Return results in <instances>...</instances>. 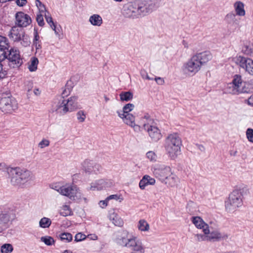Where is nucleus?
Wrapping results in <instances>:
<instances>
[{
  "label": "nucleus",
  "instance_id": "obj_1",
  "mask_svg": "<svg viewBox=\"0 0 253 253\" xmlns=\"http://www.w3.org/2000/svg\"><path fill=\"white\" fill-rule=\"evenodd\" d=\"M6 171L10 183L13 186H23L26 182L32 179V173L25 169L18 167H8L6 169Z\"/></svg>",
  "mask_w": 253,
  "mask_h": 253
},
{
  "label": "nucleus",
  "instance_id": "obj_2",
  "mask_svg": "<svg viewBox=\"0 0 253 253\" xmlns=\"http://www.w3.org/2000/svg\"><path fill=\"white\" fill-rule=\"evenodd\" d=\"M181 139L177 133L169 134L165 139L164 147L167 154L172 160L181 154Z\"/></svg>",
  "mask_w": 253,
  "mask_h": 253
},
{
  "label": "nucleus",
  "instance_id": "obj_3",
  "mask_svg": "<svg viewBox=\"0 0 253 253\" xmlns=\"http://www.w3.org/2000/svg\"><path fill=\"white\" fill-rule=\"evenodd\" d=\"M243 190H234L230 195L228 200L225 202L226 210L229 212H233L243 205Z\"/></svg>",
  "mask_w": 253,
  "mask_h": 253
},
{
  "label": "nucleus",
  "instance_id": "obj_4",
  "mask_svg": "<svg viewBox=\"0 0 253 253\" xmlns=\"http://www.w3.org/2000/svg\"><path fill=\"white\" fill-rule=\"evenodd\" d=\"M142 121L143 123V128L147 131L152 141L157 142L161 138L160 130L157 126H153L154 121L149 114H145L142 118Z\"/></svg>",
  "mask_w": 253,
  "mask_h": 253
},
{
  "label": "nucleus",
  "instance_id": "obj_5",
  "mask_svg": "<svg viewBox=\"0 0 253 253\" xmlns=\"http://www.w3.org/2000/svg\"><path fill=\"white\" fill-rule=\"evenodd\" d=\"M227 91L232 94H238L247 93L249 90L246 87V83L243 82L241 76L235 75L232 82L228 84Z\"/></svg>",
  "mask_w": 253,
  "mask_h": 253
},
{
  "label": "nucleus",
  "instance_id": "obj_6",
  "mask_svg": "<svg viewBox=\"0 0 253 253\" xmlns=\"http://www.w3.org/2000/svg\"><path fill=\"white\" fill-rule=\"evenodd\" d=\"M119 243L132 251L141 252L144 250L141 240L134 236L122 237Z\"/></svg>",
  "mask_w": 253,
  "mask_h": 253
},
{
  "label": "nucleus",
  "instance_id": "obj_7",
  "mask_svg": "<svg viewBox=\"0 0 253 253\" xmlns=\"http://www.w3.org/2000/svg\"><path fill=\"white\" fill-rule=\"evenodd\" d=\"M9 36L14 42H20L21 45L24 47L29 46L31 43L29 36L25 34L23 29L17 26L12 28Z\"/></svg>",
  "mask_w": 253,
  "mask_h": 253
},
{
  "label": "nucleus",
  "instance_id": "obj_8",
  "mask_svg": "<svg viewBox=\"0 0 253 253\" xmlns=\"http://www.w3.org/2000/svg\"><path fill=\"white\" fill-rule=\"evenodd\" d=\"M18 108L16 101L10 96L3 94L0 99V108L5 113H11Z\"/></svg>",
  "mask_w": 253,
  "mask_h": 253
},
{
  "label": "nucleus",
  "instance_id": "obj_9",
  "mask_svg": "<svg viewBox=\"0 0 253 253\" xmlns=\"http://www.w3.org/2000/svg\"><path fill=\"white\" fill-rule=\"evenodd\" d=\"M202 66L193 55L185 62L182 67L183 72L188 75H194L201 69Z\"/></svg>",
  "mask_w": 253,
  "mask_h": 253
},
{
  "label": "nucleus",
  "instance_id": "obj_10",
  "mask_svg": "<svg viewBox=\"0 0 253 253\" xmlns=\"http://www.w3.org/2000/svg\"><path fill=\"white\" fill-rule=\"evenodd\" d=\"M151 170L155 176L162 182L166 181L167 177L171 173L170 167L163 164H155Z\"/></svg>",
  "mask_w": 253,
  "mask_h": 253
},
{
  "label": "nucleus",
  "instance_id": "obj_11",
  "mask_svg": "<svg viewBox=\"0 0 253 253\" xmlns=\"http://www.w3.org/2000/svg\"><path fill=\"white\" fill-rule=\"evenodd\" d=\"M77 97L72 96L67 100H63L57 108V111L61 114H65L67 112H72L77 107Z\"/></svg>",
  "mask_w": 253,
  "mask_h": 253
},
{
  "label": "nucleus",
  "instance_id": "obj_12",
  "mask_svg": "<svg viewBox=\"0 0 253 253\" xmlns=\"http://www.w3.org/2000/svg\"><path fill=\"white\" fill-rule=\"evenodd\" d=\"M7 54L6 59L9 61V65L10 67L15 68H18L23 63L22 59L21 58L19 51L15 48H11Z\"/></svg>",
  "mask_w": 253,
  "mask_h": 253
},
{
  "label": "nucleus",
  "instance_id": "obj_13",
  "mask_svg": "<svg viewBox=\"0 0 253 253\" xmlns=\"http://www.w3.org/2000/svg\"><path fill=\"white\" fill-rule=\"evenodd\" d=\"M236 63L246 73L253 76V60L242 56L237 57Z\"/></svg>",
  "mask_w": 253,
  "mask_h": 253
},
{
  "label": "nucleus",
  "instance_id": "obj_14",
  "mask_svg": "<svg viewBox=\"0 0 253 253\" xmlns=\"http://www.w3.org/2000/svg\"><path fill=\"white\" fill-rule=\"evenodd\" d=\"M140 11L145 13V9L144 8V6L136 7L133 4L131 3L124 7L123 14L126 17L134 18L140 14Z\"/></svg>",
  "mask_w": 253,
  "mask_h": 253
},
{
  "label": "nucleus",
  "instance_id": "obj_15",
  "mask_svg": "<svg viewBox=\"0 0 253 253\" xmlns=\"http://www.w3.org/2000/svg\"><path fill=\"white\" fill-rule=\"evenodd\" d=\"M82 166L84 171L89 174H97L102 170V168L100 165L88 160H85L83 163Z\"/></svg>",
  "mask_w": 253,
  "mask_h": 253
},
{
  "label": "nucleus",
  "instance_id": "obj_16",
  "mask_svg": "<svg viewBox=\"0 0 253 253\" xmlns=\"http://www.w3.org/2000/svg\"><path fill=\"white\" fill-rule=\"evenodd\" d=\"M204 233L208 235V241H218L228 238L227 234L220 233L218 230L211 232L209 226H206V228H204Z\"/></svg>",
  "mask_w": 253,
  "mask_h": 253
},
{
  "label": "nucleus",
  "instance_id": "obj_17",
  "mask_svg": "<svg viewBox=\"0 0 253 253\" xmlns=\"http://www.w3.org/2000/svg\"><path fill=\"white\" fill-rule=\"evenodd\" d=\"M15 17V24L19 27H26L32 22L30 16L23 12H18Z\"/></svg>",
  "mask_w": 253,
  "mask_h": 253
},
{
  "label": "nucleus",
  "instance_id": "obj_18",
  "mask_svg": "<svg viewBox=\"0 0 253 253\" xmlns=\"http://www.w3.org/2000/svg\"><path fill=\"white\" fill-rule=\"evenodd\" d=\"M113 182L110 179H100L90 184L89 190L92 191L100 190L105 188L111 187L113 185Z\"/></svg>",
  "mask_w": 253,
  "mask_h": 253
},
{
  "label": "nucleus",
  "instance_id": "obj_19",
  "mask_svg": "<svg viewBox=\"0 0 253 253\" xmlns=\"http://www.w3.org/2000/svg\"><path fill=\"white\" fill-rule=\"evenodd\" d=\"M194 55L197 59L200 65L206 64L212 59V56L211 53L209 51H205L201 52L196 53Z\"/></svg>",
  "mask_w": 253,
  "mask_h": 253
},
{
  "label": "nucleus",
  "instance_id": "obj_20",
  "mask_svg": "<svg viewBox=\"0 0 253 253\" xmlns=\"http://www.w3.org/2000/svg\"><path fill=\"white\" fill-rule=\"evenodd\" d=\"M71 200L73 201H76L79 203H86L87 201V198L84 194H83L82 190L77 185L76 186L74 191V194H73Z\"/></svg>",
  "mask_w": 253,
  "mask_h": 253
},
{
  "label": "nucleus",
  "instance_id": "obj_21",
  "mask_svg": "<svg viewBox=\"0 0 253 253\" xmlns=\"http://www.w3.org/2000/svg\"><path fill=\"white\" fill-rule=\"evenodd\" d=\"M108 217L115 226L122 227L124 225L123 220L114 210L109 211Z\"/></svg>",
  "mask_w": 253,
  "mask_h": 253
},
{
  "label": "nucleus",
  "instance_id": "obj_22",
  "mask_svg": "<svg viewBox=\"0 0 253 253\" xmlns=\"http://www.w3.org/2000/svg\"><path fill=\"white\" fill-rule=\"evenodd\" d=\"M76 186V185L73 184L66 183L62 187L61 195L66 196L71 200L73 194H74Z\"/></svg>",
  "mask_w": 253,
  "mask_h": 253
},
{
  "label": "nucleus",
  "instance_id": "obj_23",
  "mask_svg": "<svg viewBox=\"0 0 253 253\" xmlns=\"http://www.w3.org/2000/svg\"><path fill=\"white\" fill-rule=\"evenodd\" d=\"M10 219V215L8 213H0V233L8 227Z\"/></svg>",
  "mask_w": 253,
  "mask_h": 253
},
{
  "label": "nucleus",
  "instance_id": "obj_24",
  "mask_svg": "<svg viewBox=\"0 0 253 253\" xmlns=\"http://www.w3.org/2000/svg\"><path fill=\"white\" fill-rule=\"evenodd\" d=\"M119 117L121 118L123 122L126 125L130 126L135 123V117L131 114H120L117 112Z\"/></svg>",
  "mask_w": 253,
  "mask_h": 253
},
{
  "label": "nucleus",
  "instance_id": "obj_25",
  "mask_svg": "<svg viewBox=\"0 0 253 253\" xmlns=\"http://www.w3.org/2000/svg\"><path fill=\"white\" fill-rule=\"evenodd\" d=\"M191 221L197 228L199 229H202L203 232L204 228H206V226H209V225L206 223L203 219L200 216L192 217Z\"/></svg>",
  "mask_w": 253,
  "mask_h": 253
},
{
  "label": "nucleus",
  "instance_id": "obj_26",
  "mask_svg": "<svg viewBox=\"0 0 253 253\" xmlns=\"http://www.w3.org/2000/svg\"><path fill=\"white\" fill-rule=\"evenodd\" d=\"M89 22L94 26H100L103 23L102 17L97 14H94L89 17Z\"/></svg>",
  "mask_w": 253,
  "mask_h": 253
},
{
  "label": "nucleus",
  "instance_id": "obj_27",
  "mask_svg": "<svg viewBox=\"0 0 253 253\" xmlns=\"http://www.w3.org/2000/svg\"><path fill=\"white\" fill-rule=\"evenodd\" d=\"M234 9L237 15L243 16L245 15L244 3L240 1H236L234 4Z\"/></svg>",
  "mask_w": 253,
  "mask_h": 253
},
{
  "label": "nucleus",
  "instance_id": "obj_28",
  "mask_svg": "<svg viewBox=\"0 0 253 253\" xmlns=\"http://www.w3.org/2000/svg\"><path fill=\"white\" fill-rule=\"evenodd\" d=\"M44 16L47 23L50 25V27L54 31L55 35L59 36V29L58 28L56 27L55 24L53 22L52 18L49 15V13L47 12V14L45 13Z\"/></svg>",
  "mask_w": 253,
  "mask_h": 253
},
{
  "label": "nucleus",
  "instance_id": "obj_29",
  "mask_svg": "<svg viewBox=\"0 0 253 253\" xmlns=\"http://www.w3.org/2000/svg\"><path fill=\"white\" fill-rule=\"evenodd\" d=\"M178 178L171 173L167 177L166 181L163 182L170 187H174L177 185Z\"/></svg>",
  "mask_w": 253,
  "mask_h": 253
},
{
  "label": "nucleus",
  "instance_id": "obj_30",
  "mask_svg": "<svg viewBox=\"0 0 253 253\" xmlns=\"http://www.w3.org/2000/svg\"><path fill=\"white\" fill-rule=\"evenodd\" d=\"M242 51L247 55L253 56V43H246L242 48Z\"/></svg>",
  "mask_w": 253,
  "mask_h": 253
},
{
  "label": "nucleus",
  "instance_id": "obj_31",
  "mask_svg": "<svg viewBox=\"0 0 253 253\" xmlns=\"http://www.w3.org/2000/svg\"><path fill=\"white\" fill-rule=\"evenodd\" d=\"M137 227L142 232H147L150 229L149 223L145 219H140L138 223Z\"/></svg>",
  "mask_w": 253,
  "mask_h": 253
},
{
  "label": "nucleus",
  "instance_id": "obj_32",
  "mask_svg": "<svg viewBox=\"0 0 253 253\" xmlns=\"http://www.w3.org/2000/svg\"><path fill=\"white\" fill-rule=\"evenodd\" d=\"M39 60L37 58L33 57L29 63L28 69L31 72H35L37 69Z\"/></svg>",
  "mask_w": 253,
  "mask_h": 253
},
{
  "label": "nucleus",
  "instance_id": "obj_33",
  "mask_svg": "<svg viewBox=\"0 0 253 253\" xmlns=\"http://www.w3.org/2000/svg\"><path fill=\"white\" fill-rule=\"evenodd\" d=\"M34 38L33 40V45L35 47L36 51H37L38 50L41 49L42 47L41 42L40 40V36L39 35L38 32L36 30H34Z\"/></svg>",
  "mask_w": 253,
  "mask_h": 253
},
{
  "label": "nucleus",
  "instance_id": "obj_34",
  "mask_svg": "<svg viewBox=\"0 0 253 253\" xmlns=\"http://www.w3.org/2000/svg\"><path fill=\"white\" fill-rule=\"evenodd\" d=\"M51 224V220L47 217H42L39 221V225L41 228H48Z\"/></svg>",
  "mask_w": 253,
  "mask_h": 253
},
{
  "label": "nucleus",
  "instance_id": "obj_35",
  "mask_svg": "<svg viewBox=\"0 0 253 253\" xmlns=\"http://www.w3.org/2000/svg\"><path fill=\"white\" fill-rule=\"evenodd\" d=\"M121 101H128L133 98V94L130 91L122 92L120 94Z\"/></svg>",
  "mask_w": 253,
  "mask_h": 253
},
{
  "label": "nucleus",
  "instance_id": "obj_36",
  "mask_svg": "<svg viewBox=\"0 0 253 253\" xmlns=\"http://www.w3.org/2000/svg\"><path fill=\"white\" fill-rule=\"evenodd\" d=\"M60 239L65 242H71L73 239V236L70 233H62L59 235Z\"/></svg>",
  "mask_w": 253,
  "mask_h": 253
},
{
  "label": "nucleus",
  "instance_id": "obj_37",
  "mask_svg": "<svg viewBox=\"0 0 253 253\" xmlns=\"http://www.w3.org/2000/svg\"><path fill=\"white\" fill-rule=\"evenodd\" d=\"M134 108V105L131 103H128L125 105L123 108V110H118L117 112L120 113V114H129V112L132 111Z\"/></svg>",
  "mask_w": 253,
  "mask_h": 253
},
{
  "label": "nucleus",
  "instance_id": "obj_38",
  "mask_svg": "<svg viewBox=\"0 0 253 253\" xmlns=\"http://www.w3.org/2000/svg\"><path fill=\"white\" fill-rule=\"evenodd\" d=\"M8 47L9 44L7 39L4 37L0 36V49L8 51Z\"/></svg>",
  "mask_w": 253,
  "mask_h": 253
},
{
  "label": "nucleus",
  "instance_id": "obj_39",
  "mask_svg": "<svg viewBox=\"0 0 253 253\" xmlns=\"http://www.w3.org/2000/svg\"><path fill=\"white\" fill-rule=\"evenodd\" d=\"M41 241L47 246H51L54 244V240L52 237L45 236L41 238Z\"/></svg>",
  "mask_w": 253,
  "mask_h": 253
},
{
  "label": "nucleus",
  "instance_id": "obj_40",
  "mask_svg": "<svg viewBox=\"0 0 253 253\" xmlns=\"http://www.w3.org/2000/svg\"><path fill=\"white\" fill-rule=\"evenodd\" d=\"M13 250L12 246L10 244H5L1 247V253H11Z\"/></svg>",
  "mask_w": 253,
  "mask_h": 253
},
{
  "label": "nucleus",
  "instance_id": "obj_41",
  "mask_svg": "<svg viewBox=\"0 0 253 253\" xmlns=\"http://www.w3.org/2000/svg\"><path fill=\"white\" fill-rule=\"evenodd\" d=\"M71 211L70 209L69 206L67 205H64L62 207L60 210V213L63 216H67L70 215Z\"/></svg>",
  "mask_w": 253,
  "mask_h": 253
},
{
  "label": "nucleus",
  "instance_id": "obj_42",
  "mask_svg": "<svg viewBox=\"0 0 253 253\" xmlns=\"http://www.w3.org/2000/svg\"><path fill=\"white\" fill-rule=\"evenodd\" d=\"M146 158L151 162H155L157 160V155L153 151H150L146 154Z\"/></svg>",
  "mask_w": 253,
  "mask_h": 253
},
{
  "label": "nucleus",
  "instance_id": "obj_43",
  "mask_svg": "<svg viewBox=\"0 0 253 253\" xmlns=\"http://www.w3.org/2000/svg\"><path fill=\"white\" fill-rule=\"evenodd\" d=\"M63 186V184L60 182L52 183L50 185V187L54 189V190L58 192L59 194H61V191L62 190V187Z\"/></svg>",
  "mask_w": 253,
  "mask_h": 253
},
{
  "label": "nucleus",
  "instance_id": "obj_44",
  "mask_svg": "<svg viewBox=\"0 0 253 253\" xmlns=\"http://www.w3.org/2000/svg\"><path fill=\"white\" fill-rule=\"evenodd\" d=\"M195 240L198 242L208 241L207 234H197L195 235Z\"/></svg>",
  "mask_w": 253,
  "mask_h": 253
},
{
  "label": "nucleus",
  "instance_id": "obj_45",
  "mask_svg": "<svg viewBox=\"0 0 253 253\" xmlns=\"http://www.w3.org/2000/svg\"><path fill=\"white\" fill-rule=\"evenodd\" d=\"M77 118L79 122H84L86 118V115L84 112L83 110L78 111L77 113Z\"/></svg>",
  "mask_w": 253,
  "mask_h": 253
},
{
  "label": "nucleus",
  "instance_id": "obj_46",
  "mask_svg": "<svg viewBox=\"0 0 253 253\" xmlns=\"http://www.w3.org/2000/svg\"><path fill=\"white\" fill-rule=\"evenodd\" d=\"M246 134L248 141L253 143V129L248 128L246 130Z\"/></svg>",
  "mask_w": 253,
  "mask_h": 253
},
{
  "label": "nucleus",
  "instance_id": "obj_47",
  "mask_svg": "<svg viewBox=\"0 0 253 253\" xmlns=\"http://www.w3.org/2000/svg\"><path fill=\"white\" fill-rule=\"evenodd\" d=\"M226 19L229 23L234 22L236 20V15L233 13H229L226 16Z\"/></svg>",
  "mask_w": 253,
  "mask_h": 253
},
{
  "label": "nucleus",
  "instance_id": "obj_48",
  "mask_svg": "<svg viewBox=\"0 0 253 253\" xmlns=\"http://www.w3.org/2000/svg\"><path fill=\"white\" fill-rule=\"evenodd\" d=\"M86 238V236L84 234L78 233L75 236V241L77 242H81L85 239Z\"/></svg>",
  "mask_w": 253,
  "mask_h": 253
},
{
  "label": "nucleus",
  "instance_id": "obj_49",
  "mask_svg": "<svg viewBox=\"0 0 253 253\" xmlns=\"http://www.w3.org/2000/svg\"><path fill=\"white\" fill-rule=\"evenodd\" d=\"M148 185H149L146 181V177L144 176L139 182V187L141 189L144 190L145 188V187Z\"/></svg>",
  "mask_w": 253,
  "mask_h": 253
},
{
  "label": "nucleus",
  "instance_id": "obj_50",
  "mask_svg": "<svg viewBox=\"0 0 253 253\" xmlns=\"http://www.w3.org/2000/svg\"><path fill=\"white\" fill-rule=\"evenodd\" d=\"M140 75H141V77L143 79L148 80H154V78H150L149 77L147 72L144 70H141Z\"/></svg>",
  "mask_w": 253,
  "mask_h": 253
},
{
  "label": "nucleus",
  "instance_id": "obj_51",
  "mask_svg": "<svg viewBox=\"0 0 253 253\" xmlns=\"http://www.w3.org/2000/svg\"><path fill=\"white\" fill-rule=\"evenodd\" d=\"M7 50L0 49V63L6 58Z\"/></svg>",
  "mask_w": 253,
  "mask_h": 253
},
{
  "label": "nucleus",
  "instance_id": "obj_52",
  "mask_svg": "<svg viewBox=\"0 0 253 253\" xmlns=\"http://www.w3.org/2000/svg\"><path fill=\"white\" fill-rule=\"evenodd\" d=\"M49 145V141L47 139H42L39 144V146L41 148L47 147Z\"/></svg>",
  "mask_w": 253,
  "mask_h": 253
},
{
  "label": "nucleus",
  "instance_id": "obj_53",
  "mask_svg": "<svg viewBox=\"0 0 253 253\" xmlns=\"http://www.w3.org/2000/svg\"><path fill=\"white\" fill-rule=\"evenodd\" d=\"M36 4L41 11L44 12L45 11L44 5L39 0H36Z\"/></svg>",
  "mask_w": 253,
  "mask_h": 253
},
{
  "label": "nucleus",
  "instance_id": "obj_54",
  "mask_svg": "<svg viewBox=\"0 0 253 253\" xmlns=\"http://www.w3.org/2000/svg\"><path fill=\"white\" fill-rule=\"evenodd\" d=\"M37 21L38 23V25L40 26H43L44 24V21H43V18L42 15L40 14L38 15L37 16Z\"/></svg>",
  "mask_w": 253,
  "mask_h": 253
},
{
  "label": "nucleus",
  "instance_id": "obj_55",
  "mask_svg": "<svg viewBox=\"0 0 253 253\" xmlns=\"http://www.w3.org/2000/svg\"><path fill=\"white\" fill-rule=\"evenodd\" d=\"M144 176L146 177V180L148 185H152L155 183V180L154 178L148 175H145Z\"/></svg>",
  "mask_w": 253,
  "mask_h": 253
},
{
  "label": "nucleus",
  "instance_id": "obj_56",
  "mask_svg": "<svg viewBox=\"0 0 253 253\" xmlns=\"http://www.w3.org/2000/svg\"><path fill=\"white\" fill-rule=\"evenodd\" d=\"M71 88L66 86L65 88L63 90L62 92V96L63 98L68 96L71 92Z\"/></svg>",
  "mask_w": 253,
  "mask_h": 253
},
{
  "label": "nucleus",
  "instance_id": "obj_57",
  "mask_svg": "<svg viewBox=\"0 0 253 253\" xmlns=\"http://www.w3.org/2000/svg\"><path fill=\"white\" fill-rule=\"evenodd\" d=\"M6 75V71L3 69V65L0 63V79L5 77Z\"/></svg>",
  "mask_w": 253,
  "mask_h": 253
},
{
  "label": "nucleus",
  "instance_id": "obj_58",
  "mask_svg": "<svg viewBox=\"0 0 253 253\" xmlns=\"http://www.w3.org/2000/svg\"><path fill=\"white\" fill-rule=\"evenodd\" d=\"M154 80L159 85H163L165 83L164 79L161 77H156L154 79Z\"/></svg>",
  "mask_w": 253,
  "mask_h": 253
},
{
  "label": "nucleus",
  "instance_id": "obj_59",
  "mask_svg": "<svg viewBox=\"0 0 253 253\" xmlns=\"http://www.w3.org/2000/svg\"><path fill=\"white\" fill-rule=\"evenodd\" d=\"M131 127H133L134 131L136 132H139L141 130V127L140 126L138 125H136L135 123H134L132 126H130Z\"/></svg>",
  "mask_w": 253,
  "mask_h": 253
},
{
  "label": "nucleus",
  "instance_id": "obj_60",
  "mask_svg": "<svg viewBox=\"0 0 253 253\" xmlns=\"http://www.w3.org/2000/svg\"><path fill=\"white\" fill-rule=\"evenodd\" d=\"M108 201V200L106 199L105 200L100 201L99 203V206L101 208H104L107 206V202Z\"/></svg>",
  "mask_w": 253,
  "mask_h": 253
},
{
  "label": "nucleus",
  "instance_id": "obj_61",
  "mask_svg": "<svg viewBox=\"0 0 253 253\" xmlns=\"http://www.w3.org/2000/svg\"><path fill=\"white\" fill-rule=\"evenodd\" d=\"M26 0H17L16 3L18 6H22L26 3Z\"/></svg>",
  "mask_w": 253,
  "mask_h": 253
},
{
  "label": "nucleus",
  "instance_id": "obj_62",
  "mask_svg": "<svg viewBox=\"0 0 253 253\" xmlns=\"http://www.w3.org/2000/svg\"><path fill=\"white\" fill-rule=\"evenodd\" d=\"M87 238L92 240H96L98 239L97 236L95 234H89L87 236Z\"/></svg>",
  "mask_w": 253,
  "mask_h": 253
},
{
  "label": "nucleus",
  "instance_id": "obj_63",
  "mask_svg": "<svg viewBox=\"0 0 253 253\" xmlns=\"http://www.w3.org/2000/svg\"><path fill=\"white\" fill-rule=\"evenodd\" d=\"M107 199L109 200L111 199H115L117 200L118 199V196L117 195H111L107 198Z\"/></svg>",
  "mask_w": 253,
  "mask_h": 253
},
{
  "label": "nucleus",
  "instance_id": "obj_64",
  "mask_svg": "<svg viewBox=\"0 0 253 253\" xmlns=\"http://www.w3.org/2000/svg\"><path fill=\"white\" fill-rule=\"evenodd\" d=\"M247 102L249 105L253 106V95L248 98Z\"/></svg>",
  "mask_w": 253,
  "mask_h": 253
}]
</instances>
